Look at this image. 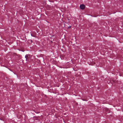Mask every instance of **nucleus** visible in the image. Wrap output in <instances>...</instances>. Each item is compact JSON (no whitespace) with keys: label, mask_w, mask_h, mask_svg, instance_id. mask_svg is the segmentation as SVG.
Returning a JSON list of instances; mask_svg holds the SVG:
<instances>
[{"label":"nucleus","mask_w":123,"mask_h":123,"mask_svg":"<svg viewBox=\"0 0 123 123\" xmlns=\"http://www.w3.org/2000/svg\"><path fill=\"white\" fill-rule=\"evenodd\" d=\"M0 61H1V60H0Z\"/></svg>","instance_id":"ddd939ff"},{"label":"nucleus","mask_w":123,"mask_h":123,"mask_svg":"<svg viewBox=\"0 0 123 123\" xmlns=\"http://www.w3.org/2000/svg\"><path fill=\"white\" fill-rule=\"evenodd\" d=\"M92 17H96V16H94V15H93V16H92Z\"/></svg>","instance_id":"423d86ee"},{"label":"nucleus","mask_w":123,"mask_h":123,"mask_svg":"<svg viewBox=\"0 0 123 123\" xmlns=\"http://www.w3.org/2000/svg\"><path fill=\"white\" fill-rule=\"evenodd\" d=\"M70 27H69V28H70Z\"/></svg>","instance_id":"9b49d317"},{"label":"nucleus","mask_w":123,"mask_h":123,"mask_svg":"<svg viewBox=\"0 0 123 123\" xmlns=\"http://www.w3.org/2000/svg\"><path fill=\"white\" fill-rule=\"evenodd\" d=\"M31 36H32L31 34Z\"/></svg>","instance_id":"f8f14e48"},{"label":"nucleus","mask_w":123,"mask_h":123,"mask_svg":"<svg viewBox=\"0 0 123 123\" xmlns=\"http://www.w3.org/2000/svg\"><path fill=\"white\" fill-rule=\"evenodd\" d=\"M39 58L40 59L39 60V62H40L41 61H44L43 57H39Z\"/></svg>","instance_id":"20e7f679"},{"label":"nucleus","mask_w":123,"mask_h":123,"mask_svg":"<svg viewBox=\"0 0 123 123\" xmlns=\"http://www.w3.org/2000/svg\"><path fill=\"white\" fill-rule=\"evenodd\" d=\"M80 7L81 9H84L85 8V5L83 4L81 5H80Z\"/></svg>","instance_id":"f03ea898"},{"label":"nucleus","mask_w":123,"mask_h":123,"mask_svg":"<svg viewBox=\"0 0 123 123\" xmlns=\"http://www.w3.org/2000/svg\"><path fill=\"white\" fill-rule=\"evenodd\" d=\"M94 62H88V64L90 65H93V64H95Z\"/></svg>","instance_id":"7ed1b4c3"},{"label":"nucleus","mask_w":123,"mask_h":123,"mask_svg":"<svg viewBox=\"0 0 123 123\" xmlns=\"http://www.w3.org/2000/svg\"><path fill=\"white\" fill-rule=\"evenodd\" d=\"M30 55H29L27 54L25 56V58L26 61H29V59L30 58Z\"/></svg>","instance_id":"f257e3e1"},{"label":"nucleus","mask_w":123,"mask_h":123,"mask_svg":"<svg viewBox=\"0 0 123 123\" xmlns=\"http://www.w3.org/2000/svg\"><path fill=\"white\" fill-rule=\"evenodd\" d=\"M31 42H32V41L31 40Z\"/></svg>","instance_id":"6e6552de"},{"label":"nucleus","mask_w":123,"mask_h":123,"mask_svg":"<svg viewBox=\"0 0 123 123\" xmlns=\"http://www.w3.org/2000/svg\"><path fill=\"white\" fill-rule=\"evenodd\" d=\"M70 27H69V28H70Z\"/></svg>","instance_id":"9d476101"},{"label":"nucleus","mask_w":123,"mask_h":123,"mask_svg":"<svg viewBox=\"0 0 123 123\" xmlns=\"http://www.w3.org/2000/svg\"><path fill=\"white\" fill-rule=\"evenodd\" d=\"M86 101H87V100H86Z\"/></svg>","instance_id":"1a4fd4ad"},{"label":"nucleus","mask_w":123,"mask_h":123,"mask_svg":"<svg viewBox=\"0 0 123 123\" xmlns=\"http://www.w3.org/2000/svg\"><path fill=\"white\" fill-rule=\"evenodd\" d=\"M116 74V73H115V74Z\"/></svg>","instance_id":"0eeeda50"},{"label":"nucleus","mask_w":123,"mask_h":123,"mask_svg":"<svg viewBox=\"0 0 123 123\" xmlns=\"http://www.w3.org/2000/svg\"><path fill=\"white\" fill-rule=\"evenodd\" d=\"M119 75L120 76H123V74H119Z\"/></svg>","instance_id":"39448f33"}]
</instances>
